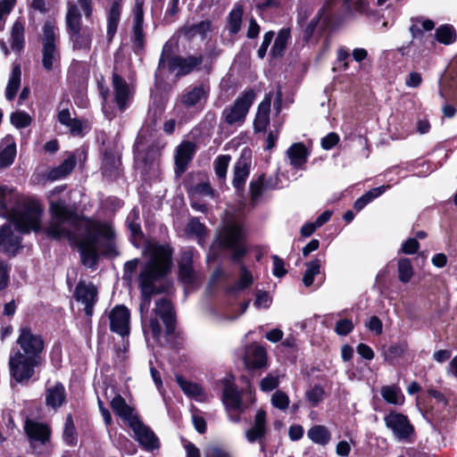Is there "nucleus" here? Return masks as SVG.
Instances as JSON below:
<instances>
[{"label": "nucleus", "mask_w": 457, "mask_h": 457, "mask_svg": "<svg viewBox=\"0 0 457 457\" xmlns=\"http://www.w3.org/2000/svg\"><path fill=\"white\" fill-rule=\"evenodd\" d=\"M144 0H136L134 6V27H133V37L137 46H141L144 43V11H143Z\"/></svg>", "instance_id": "obj_28"}, {"label": "nucleus", "mask_w": 457, "mask_h": 457, "mask_svg": "<svg viewBox=\"0 0 457 457\" xmlns=\"http://www.w3.org/2000/svg\"><path fill=\"white\" fill-rule=\"evenodd\" d=\"M21 69L20 64H14L12 66L5 91L4 96L6 100L12 101L17 95V92L21 87Z\"/></svg>", "instance_id": "obj_34"}, {"label": "nucleus", "mask_w": 457, "mask_h": 457, "mask_svg": "<svg viewBox=\"0 0 457 457\" xmlns=\"http://www.w3.org/2000/svg\"><path fill=\"white\" fill-rule=\"evenodd\" d=\"M111 407L113 412L124 420L129 427L139 418L134 409L120 395L113 397L111 402Z\"/></svg>", "instance_id": "obj_24"}, {"label": "nucleus", "mask_w": 457, "mask_h": 457, "mask_svg": "<svg viewBox=\"0 0 457 457\" xmlns=\"http://www.w3.org/2000/svg\"><path fill=\"white\" fill-rule=\"evenodd\" d=\"M154 313L155 316L150 319L148 324L143 322V332L146 344L152 346L161 343L162 337V328L158 318L162 320L165 327L166 336L172 335L176 327L175 312L170 300L161 298L156 301Z\"/></svg>", "instance_id": "obj_5"}, {"label": "nucleus", "mask_w": 457, "mask_h": 457, "mask_svg": "<svg viewBox=\"0 0 457 457\" xmlns=\"http://www.w3.org/2000/svg\"><path fill=\"white\" fill-rule=\"evenodd\" d=\"M325 390L320 385H314L306 391L305 397L312 406H317L323 399Z\"/></svg>", "instance_id": "obj_57"}, {"label": "nucleus", "mask_w": 457, "mask_h": 457, "mask_svg": "<svg viewBox=\"0 0 457 457\" xmlns=\"http://www.w3.org/2000/svg\"><path fill=\"white\" fill-rule=\"evenodd\" d=\"M76 166V158L73 154L69 155L59 166L53 168L47 173V179L58 180L69 175Z\"/></svg>", "instance_id": "obj_35"}, {"label": "nucleus", "mask_w": 457, "mask_h": 457, "mask_svg": "<svg viewBox=\"0 0 457 457\" xmlns=\"http://www.w3.org/2000/svg\"><path fill=\"white\" fill-rule=\"evenodd\" d=\"M308 437L315 444L326 445L328 444L331 435L328 429L321 425L312 427L307 432Z\"/></svg>", "instance_id": "obj_45"}, {"label": "nucleus", "mask_w": 457, "mask_h": 457, "mask_svg": "<svg viewBox=\"0 0 457 457\" xmlns=\"http://www.w3.org/2000/svg\"><path fill=\"white\" fill-rule=\"evenodd\" d=\"M20 334L16 340L21 347V352L26 356L42 361L41 353L44 351L45 344L42 337L34 334L28 327H22L19 330Z\"/></svg>", "instance_id": "obj_12"}, {"label": "nucleus", "mask_w": 457, "mask_h": 457, "mask_svg": "<svg viewBox=\"0 0 457 457\" xmlns=\"http://www.w3.org/2000/svg\"><path fill=\"white\" fill-rule=\"evenodd\" d=\"M187 229L190 235H195L201 238L204 236L206 228L197 218H193L187 223Z\"/></svg>", "instance_id": "obj_60"}, {"label": "nucleus", "mask_w": 457, "mask_h": 457, "mask_svg": "<svg viewBox=\"0 0 457 457\" xmlns=\"http://www.w3.org/2000/svg\"><path fill=\"white\" fill-rule=\"evenodd\" d=\"M120 164V160L112 154H105L102 162L103 174L104 176L115 175Z\"/></svg>", "instance_id": "obj_55"}, {"label": "nucleus", "mask_w": 457, "mask_h": 457, "mask_svg": "<svg viewBox=\"0 0 457 457\" xmlns=\"http://www.w3.org/2000/svg\"><path fill=\"white\" fill-rule=\"evenodd\" d=\"M267 433L266 412L260 410L256 412L253 425L245 431V437L249 443L262 441Z\"/></svg>", "instance_id": "obj_25"}, {"label": "nucleus", "mask_w": 457, "mask_h": 457, "mask_svg": "<svg viewBox=\"0 0 457 457\" xmlns=\"http://www.w3.org/2000/svg\"><path fill=\"white\" fill-rule=\"evenodd\" d=\"M214 191L213 189L212 188L211 185L209 183H206V182H203V183H198L195 187H194V195L193 197L195 196H210V197H214Z\"/></svg>", "instance_id": "obj_63"}, {"label": "nucleus", "mask_w": 457, "mask_h": 457, "mask_svg": "<svg viewBox=\"0 0 457 457\" xmlns=\"http://www.w3.org/2000/svg\"><path fill=\"white\" fill-rule=\"evenodd\" d=\"M24 431L33 453L40 456H48L52 453L51 428L43 422L27 419Z\"/></svg>", "instance_id": "obj_8"}, {"label": "nucleus", "mask_w": 457, "mask_h": 457, "mask_svg": "<svg viewBox=\"0 0 457 457\" xmlns=\"http://www.w3.org/2000/svg\"><path fill=\"white\" fill-rule=\"evenodd\" d=\"M177 382L182 391L188 396L195 398L196 401L203 402L206 399L205 394L201 386L190 381H187L180 377L177 378Z\"/></svg>", "instance_id": "obj_42"}, {"label": "nucleus", "mask_w": 457, "mask_h": 457, "mask_svg": "<svg viewBox=\"0 0 457 457\" xmlns=\"http://www.w3.org/2000/svg\"><path fill=\"white\" fill-rule=\"evenodd\" d=\"M380 394L387 403L402 405L404 403V395L402 393L401 388L396 385L382 386Z\"/></svg>", "instance_id": "obj_39"}, {"label": "nucleus", "mask_w": 457, "mask_h": 457, "mask_svg": "<svg viewBox=\"0 0 457 457\" xmlns=\"http://www.w3.org/2000/svg\"><path fill=\"white\" fill-rule=\"evenodd\" d=\"M112 87L115 102L119 109L123 112L129 105L132 92L126 80L115 71L112 73Z\"/></svg>", "instance_id": "obj_18"}, {"label": "nucleus", "mask_w": 457, "mask_h": 457, "mask_svg": "<svg viewBox=\"0 0 457 457\" xmlns=\"http://www.w3.org/2000/svg\"><path fill=\"white\" fill-rule=\"evenodd\" d=\"M97 288L92 283L79 281L75 288V300L84 306L87 316H92L94 306L97 302Z\"/></svg>", "instance_id": "obj_14"}, {"label": "nucleus", "mask_w": 457, "mask_h": 457, "mask_svg": "<svg viewBox=\"0 0 457 457\" xmlns=\"http://www.w3.org/2000/svg\"><path fill=\"white\" fill-rule=\"evenodd\" d=\"M194 250L187 248L182 251L179 261V279L185 284H192L195 280V270L193 267L194 262Z\"/></svg>", "instance_id": "obj_19"}, {"label": "nucleus", "mask_w": 457, "mask_h": 457, "mask_svg": "<svg viewBox=\"0 0 457 457\" xmlns=\"http://www.w3.org/2000/svg\"><path fill=\"white\" fill-rule=\"evenodd\" d=\"M243 12L244 9L241 4H236L230 11L228 17V29L231 34H237L240 30Z\"/></svg>", "instance_id": "obj_47"}, {"label": "nucleus", "mask_w": 457, "mask_h": 457, "mask_svg": "<svg viewBox=\"0 0 457 457\" xmlns=\"http://www.w3.org/2000/svg\"><path fill=\"white\" fill-rule=\"evenodd\" d=\"M387 187H385V186H381V187H374L372 189H370V191H368L367 193H365L363 195H361V197H359L355 203H354V209L357 211V212H360L361 210H362L369 203H370L372 200H374L375 198L378 197L379 195H381L383 193L386 192Z\"/></svg>", "instance_id": "obj_48"}, {"label": "nucleus", "mask_w": 457, "mask_h": 457, "mask_svg": "<svg viewBox=\"0 0 457 457\" xmlns=\"http://www.w3.org/2000/svg\"><path fill=\"white\" fill-rule=\"evenodd\" d=\"M251 162L248 157L243 154L236 162L233 169L232 185L237 190H241L245 185V181L250 174Z\"/></svg>", "instance_id": "obj_23"}, {"label": "nucleus", "mask_w": 457, "mask_h": 457, "mask_svg": "<svg viewBox=\"0 0 457 457\" xmlns=\"http://www.w3.org/2000/svg\"><path fill=\"white\" fill-rule=\"evenodd\" d=\"M52 220L46 228L48 237L66 238L79 247L82 263L95 268L97 263V250L102 242L110 244L114 233L105 223L78 216L67 207L65 201L50 202Z\"/></svg>", "instance_id": "obj_1"}, {"label": "nucleus", "mask_w": 457, "mask_h": 457, "mask_svg": "<svg viewBox=\"0 0 457 457\" xmlns=\"http://www.w3.org/2000/svg\"><path fill=\"white\" fill-rule=\"evenodd\" d=\"M72 49L88 53L91 49L93 31L90 28H84L69 34Z\"/></svg>", "instance_id": "obj_26"}, {"label": "nucleus", "mask_w": 457, "mask_h": 457, "mask_svg": "<svg viewBox=\"0 0 457 457\" xmlns=\"http://www.w3.org/2000/svg\"><path fill=\"white\" fill-rule=\"evenodd\" d=\"M386 427L390 429L398 441L410 442L414 435V428L407 416L392 411L385 416Z\"/></svg>", "instance_id": "obj_13"}, {"label": "nucleus", "mask_w": 457, "mask_h": 457, "mask_svg": "<svg viewBox=\"0 0 457 457\" xmlns=\"http://www.w3.org/2000/svg\"><path fill=\"white\" fill-rule=\"evenodd\" d=\"M222 386V402L232 422L240 420L243 412L241 394L234 383L232 376H227L220 380Z\"/></svg>", "instance_id": "obj_10"}, {"label": "nucleus", "mask_w": 457, "mask_h": 457, "mask_svg": "<svg viewBox=\"0 0 457 457\" xmlns=\"http://www.w3.org/2000/svg\"><path fill=\"white\" fill-rule=\"evenodd\" d=\"M41 361L26 356L20 350L10 356L9 367L11 376L18 382L29 381L34 375V370L39 366Z\"/></svg>", "instance_id": "obj_11"}, {"label": "nucleus", "mask_w": 457, "mask_h": 457, "mask_svg": "<svg viewBox=\"0 0 457 457\" xmlns=\"http://www.w3.org/2000/svg\"><path fill=\"white\" fill-rule=\"evenodd\" d=\"M129 428L135 435L136 440L146 450H154L159 447V441L152 429L145 426L138 418L130 424Z\"/></svg>", "instance_id": "obj_17"}, {"label": "nucleus", "mask_w": 457, "mask_h": 457, "mask_svg": "<svg viewBox=\"0 0 457 457\" xmlns=\"http://www.w3.org/2000/svg\"><path fill=\"white\" fill-rule=\"evenodd\" d=\"M16 0H0V30L4 29L7 16L16 4Z\"/></svg>", "instance_id": "obj_59"}, {"label": "nucleus", "mask_w": 457, "mask_h": 457, "mask_svg": "<svg viewBox=\"0 0 457 457\" xmlns=\"http://www.w3.org/2000/svg\"><path fill=\"white\" fill-rule=\"evenodd\" d=\"M270 99L266 97L258 106L253 129L255 132H264L270 123Z\"/></svg>", "instance_id": "obj_29"}, {"label": "nucleus", "mask_w": 457, "mask_h": 457, "mask_svg": "<svg viewBox=\"0 0 457 457\" xmlns=\"http://www.w3.org/2000/svg\"><path fill=\"white\" fill-rule=\"evenodd\" d=\"M62 438L65 444L68 445H74L77 443L76 428L72 416L71 414H68L66 417Z\"/></svg>", "instance_id": "obj_54"}, {"label": "nucleus", "mask_w": 457, "mask_h": 457, "mask_svg": "<svg viewBox=\"0 0 457 457\" xmlns=\"http://www.w3.org/2000/svg\"><path fill=\"white\" fill-rule=\"evenodd\" d=\"M435 38L437 42L448 46L456 41L457 33L453 25L443 24L436 29Z\"/></svg>", "instance_id": "obj_43"}, {"label": "nucleus", "mask_w": 457, "mask_h": 457, "mask_svg": "<svg viewBox=\"0 0 457 457\" xmlns=\"http://www.w3.org/2000/svg\"><path fill=\"white\" fill-rule=\"evenodd\" d=\"M411 22L409 31L412 39L406 46L398 47L396 51L402 56L410 57L413 62H418L424 54L423 33L432 30L435 28V23L432 20L424 17L411 18Z\"/></svg>", "instance_id": "obj_7"}, {"label": "nucleus", "mask_w": 457, "mask_h": 457, "mask_svg": "<svg viewBox=\"0 0 457 457\" xmlns=\"http://www.w3.org/2000/svg\"><path fill=\"white\" fill-rule=\"evenodd\" d=\"M158 155V150L155 146H148L145 152V145L141 139H137L134 145V158L136 165L142 167L146 171L147 167L154 164Z\"/></svg>", "instance_id": "obj_21"}, {"label": "nucleus", "mask_w": 457, "mask_h": 457, "mask_svg": "<svg viewBox=\"0 0 457 457\" xmlns=\"http://www.w3.org/2000/svg\"><path fill=\"white\" fill-rule=\"evenodd\" d=\"M196 151V145L191 141H183L178 145L175 154L176 171L183 173L192 161Z\"/></svg>", "instance_id": "obj_20"}, {"label": "nucleus", "mask_w": 457, "mask_h": 457, "mask_svg": "<svg viewBox=\"0 0 457 457\" xmlns=\"http://www.w3.org/2000/svg\"><path fill=\"white\" fill-rule=\"evenodd\" d=\"M343 6L349 14H365L369 10V2L368 0H343Z\"/></svg>", "instance_id": "obj_50"}, {"label": "nucleus", "mask_w": 457, "mask_h": 457, "mask_svg": "<svg viewBox=\"0 0 457 457\" xmlns=\"http://www.w3.org/2000/svg\"><path fill=\"white\" fill-rule=\"evenodd\" d=\"M0 208L7 212L17 231L29 233L40 229L43 209L37 201L20 199L12 189L0 186Z\"/></svg>", "instance_id": "obj_3"}, {"label": "nucleus", "mask_w": 457, "mask_h": 457, "mask_svg": "<svg viewBox=\"0 0 457 457\" xmlns=\"http://www.w3.org/2000/svg\"><path fill=\"white\" fill-rule=\"evenodd\" d=\"M289 38L290 30L288 29H282L279 30L270 51V54L273 57L282 56Z\"/></svg>", "instance_id": "obj_46"}, {"label": "nucleus", "mask_w": 457, "mask_h": 457, "mask_svg": "<svg viewBox=\"0 0 457 457\" xmlns=\"http://www.w3.org/2000/svg\"><path fill=\"white\" fill-rule=\"evenodd\" d=\"M172 51V45L170 42H166L159 60L158 71L167 69L170 73H175L177 77H181L198 70L199 66L203 63L204 56L202 54L187 57L171 56Z\"/></svg>", "instance_id": "obj_6"}, {"label": "nucleus", "mask_w": 457, "mask_h": 457, "mask_svg": "<svg viewBox=\"0 0 457 457\" xmlns=\"http://www.w3.org/2000/svg\"><path fill=\"white\" fill-rule=\"evenodd\" d=\"M11 47L13 51L20 52L25 44V24L21 19H18L12 24L10 37Z\"/></svg>", "instance_id": "obj_33"}, {"label": "nucleus", "mask_w": 457, "mask_h": 457, "mask_svg": "<svg viewBox=\"0 0 457 457\" xmlns=\"http://www.w3.org/2000/svg\"><path fill=\"white\" fill-rule=\"evenodd\" d=\"M408 351V343L400 341L388 346H383L381 355L384 361L391 365L397 364L400 359H403Z\"/></svg>", "instance_id": "obj_27"}, {"label": "nucleus", "mask_w": 457, "mask_h": 457, "mask_svg": "<svg viewBox=\"0 0 457 457\" xmlns=\"http://www.w3.org/2000/svg\"><path fill=\"white\" fill-rule=\"evenodd\" d=\"M21 247V237L15 235L10 224H4L0 228V250L9 254H14Z\"/></svg>", "instance_id": "obj_22"}, {"label": "nucleus", "mask_w": 457, "mask_h": 457, "mask_svg": "<svg viewBox=\"0 0 457 457\" xmlns=\"http://www.w3.org/2000/svg\"><path fill=\"white\" fill-rule=\"evenodd\" d=\"M66 399L65 388L60 382L46 389V403L47 406L56 409L61 407Z\"/></svg>", "instance_id": "obj_30"}, {"label": "nucleus", "mask_w": 457, "mask_h": 457, "mask_svg": "<svg viewBox=\"0 0 457 457\" xmlns=\"http://www.w3.org/2000/svg\"><path fill=\"white\" fill-rule=\"evenodd\" d=\"M397 273L399 280L406 284L413 277L414 270L411 260L408 258H400L397 262Z\"/></svg>", "instance_id": "obj_49"}, {"label": "nucleus", "mask_w": 457, "mask_h": 457, "mask_svg": "<svg viewBox=\"0 0 457 457\" xmlns=\"http://www.w3.org/2000/svg\"><path fill=\"white\" fill-rule=\"evenodd\" d=\"M254 99L255 93L253 89L244 91L231 105L222 111L221 119L228 126L241 127Z\"/></svg>", "instance_id": "obj_9"}, {"label": "nucleus", "mask_w": 457, "mask_h": 457, "mask_svg": "<svg viewBox=\"0 0 457 457\" xmlns=\"http://www.w3.org/2000/svg\"><path fill=\"white\" fill-rule=\"evenodd\" d=\"M278 377L270 374L261 380L260 386L262 391L269 392L278 387Z\"/></svg>", "instance_id": "obj_62"}, {"label": "nucleus", "mask_w": 457, "mask_h": 457, "mask_svg": "<svg viewBox=\"0 0 457 457\" xmlns=\"http://www.w3.org/2000/svg\"><path fill=\"white\" fill-rule=\"evenodd\" d=\"M42 46H57L58 28L54 21H46L42 27Z\"/></svg>", "instance_id": "obj_41"}, {"label": "nucleus", "mask_w": 457, "mask_h": 457, "mask_svg": "<svg viewBox=\"0 0 457 457\" xmlns=\"http://www.w3.org/2000/svg\"><path fill=\"white\" fill-rule=\"evenodd\" d=\"M60 60L57 46H42V64L45 70L51 71Z\"/></svg>", "instance_id": "obj_44"}, {"label": "nucleus", "mask_w": 457, "mask_h": 457, "mask_svg": "<svg viewBox=\"0 0 457 457\" xmlns=\"http://www.w3.org/2000/svg\"><path fill=\"white\" fill-rule=\"evenodd\" d=\"M289 403L288 395L280 390L276 391L271 396V404L281 411L287 410Z\"/></svg>", "instance_id": "obj_58"}, {"label": "nucleus", "mask_w": 457, "mask_h": 457, "mask_svg": "<svg viewBox=\"0 0 457 457\" xmlns=\"http://www.w3.org/2000/svg\"><path fill=\"white\" fill-rule=\"evenodd\" d=\"M147 261L138 275V286L141 294V318L147 314L151 298L154 295L168 290L170 282L166 277L172 267V249L168 245L149 243L144 250Z\"/></svg>", "instance_id": "obj_2"}, {"label": "nucleus", "mask_w": 457, "mask_h": 457, "mask_svg": "<svg viewBox=\"0 0 457 457\" xmlns=\"http://www.w3.org/2000/svg\"><path fill=\"white\" fill-rule=\"evenodd\" d=\"M129 309L124 305L115 306L109 314L110 328L112 332L124 337L129 334Z\"/></svg>", "instance_id": "obj_16"}, {"label": "nucleus", "mask_w": 457, "mask_h": 457, "mask_svg": "<svg viewBox=\"0 0 457 457\" xmlns=\"http://www.w3.org/2000/svg\"><path fill=\"white\" fill-rule=\"evenodd\" d=\"M10 120L15 128L24 129L30 125L32 120L26 112L17 111L11 114Z\"/></svg>", "instance_id": "obj_56"}, {"label": "nucleus", "mask_w": 457, "mask_h": 457, "mask_svg": "<svg viewBox=\"0 0 457 457\" xmlns=\"http://www.w3.org/2000/svg\"><path fill=\"white\" fill-rule=\"evenodd\" d=\"M16 156V144L14 138L7 136L2 142L0 150V169L6 168L12 164Z\"/></svg>", "instance_id": "obj_32"}, {"label": "nucleus", "mask_w": 457, "mask_h": 457, "mask_svg": "<svg viewBox=\"0 0 457 457\" xmlns=\"http://www.w3.org/2000/svg\"><path fill=\"white\" fill-rule=\"evenodd\" d=\"M320 272V261L314 259L306 263V270L303 274V283L305 287H311L313 284L314 277Z\"/></svg>", "instance_id": "obj_53"}, {"label": "nucleus", "mask_w": 457, "mask_h": 457, "mask_svg": "<svg viewBox=\"0 0 457 457\" xmlns=\"http://www.w3.org/2000/svg\"><path fill=\"white\" fill-rule=\"evenodd\" d=\"M251 204L254 206L258 204L262 193L267 187H264V175L259 176L256 179H253L249 185Z\"/></svg>", "instance_id": "obj_51"}, {"label": "nucleus", "mask_w": 457, "mask_h": 457, "mask_svg": "<svg viewBox=\"0 0 457 457\" xmlns=\"http://www.w3.org/2000/svg\"><path fill=\"white\" fill-rule=\"evenodd\" d=\"M245 361L251 368H262L266 363V352L259 345L251 346L246 353Z\"/></svg>", "instance_id": "obj_37"}, {"label": "nucleus", "mask_w": 457, "mask_h": 457, "mask_svg": "<svg viewBox=\"0 0 457 457\" xmlns=\"http://www.w3.org/2000/svg\"><path fill=\"white\" fill-rule=\"evenodd\" d=\"M420 247V244L416 238L410 237L403 244L399 252L405 254H413L415 253Z\"/></svg>", "instance_id": "obj_64"}, {"label": "nucleus", "mask_w": 457, "mask_h": 457, "mask_svg": "<svg viewBox=\"0 0 457 457\" xmlns=\"http://www.w3.org/2000/svg\"><path fill=\"white\" fill-rule=\"evenodd\" d=\"M121 9V1L116 0L112 2L107 12V37L109 40L112 39L117 31L120 21Z\"/></svg>", "instance_id": "obj_31"}, {"label": "nucleus", "mask_w": 457, "mask_h": 457, "mask_svg": "<svg viewBox=\"0 0 457 457\" xmlns=\"http://www.w3.org/2000/svg\"><path fill=\"white\" fill-rule=\"evenodd\" d=\"M353 328L352 320L342 319L336 323L335 331L339 336H347L353 331Z\"/></svg>", "instance_id": "obj_61"}, {"label": "nucleus", "mask_w": 457, "mask_h": 457, "mask_svg": "<svg viewBox=\"0 0 457 457\" xmlns=\"http://www.w3.org/2000/svg\"><path fill=\"white\" fill-rule=\"evenodd\" d=\"M210 94V87L199 84L187 87L179 96L180 103L187 108L196 107L204 104Z\"/></svg>", "instance_id": "obj_15"}, {"label": "nucleus", "mask_w": 457, "mask_h": 457, "mask_svg": "<svg viewBox=\"0 0 457 457\" xmlns=\"http://www.w3.org/2000/svg\"><path fill=\"white\" fill-rule=\"evenodd\" d=\"M68 34L81 29V13L77 4H69L65 17Z\"/></svg>", "instance_id": "obj_40"}, {"label": "nucleus", "mask_w": 457, "mask_h": 457, "mask_svg": "<svg viewBox=\"0 0 457 457\" xmlns=\"http://www.w3.org/2000/svg\"><path fill=\"white\" fill-rule=\"evenodd\" d=\"M290 164L298 169L307 161V148L303 143L293 144L287 151Z\"/></svg>", "instance_id": "obj_36"}, {"label": "nucleus", "mask_w": 457, "mask_h": 457, "mask_svg": "<svg viewBox=\"0 0 457 457\" xmlns=\"http://www.w3.org/2000/svg\"><path fill=\"white\" fill-rule=\"evenodd\" d=\"M211 29V23L208 21H202L198 23L185 24L180 29V33L187 38H192L196 36L204 37Z\"/></svg>", "instance_id": "obj_38"}, {"label": "nucleus", "mask_w": 457, "mask_h": 457, "mask_svg": "<svg viewBox=\"0 0 457 457\" xmlns=\"http://www.w3.org/2000/svg\"><path fill=\"white\" fill-rule=\"evenodd\" d=\"M230 161L231 156L229 154H221L219 155L213 162L215 174L221 181L226 179L227 170Z\"/></svg>", "instance_id": "obj_52"}, {"label": "nucleus", "mask_w": 457, "mask_h": 457, "mask_svg": "<svg viewBox=\"0 0 457 457\" xmlns=\"http://www.w3.org/2000/svg\"><path fill=\"white\" fill-rule=\"evenodd\" d=\"M245 231L242 220L228 219L220 230L218 241L220 246L231 251L232 262L240 268L238 280L231 287V291H241L253 284V275L243 263V258L247 253L245 244Z\"/></svg>", "instance_id": "obj_4"}]
</instances>
